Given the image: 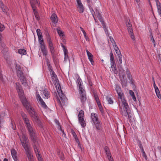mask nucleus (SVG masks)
Masks as SVG:
<instances>
[{
  "mask_svg": "<svg viewBox=\"0 0 161 161\" xmlns=\"http://www.w3.org/2000/svg\"><path fill=\"white\" fill-rule=\"evenodd\" d=\"M16 89L18 92L19 96L21 102L27 100L25 97L23 95V91L22 90L20 84L18 82L15 83Z\"/></svg>",
  "mask_w": 161,
  "mask_h": 161,
  "instance_id": "obj_7",
  "label": "nucleus"
},
{
  "mask_svg": "<svg viewBox=\"0 0 161 161\" xmlns=\"http://www.w3.org/2000/svg\"><path fill=\"white\" fill-rule=\"evenodd\" d=\"M48 69L49 70V71L50 73H51V72H53V70L52 69V67L51 65V64H48V65H47Z\"/></svg>",
  "mask_w": 161,
  "mask_h": 161,
  "instance_id": "obj_45",
  "label": "nucleus"
},
{
  "mask_svg": "<svg viewBox=\"0 0 161 161\" xmlns=\"http://www.w3.org/2000/svg\"><path fill=\"white\" fill-rule=\"evenodd\" d=\"M97 18H98L99 20L101 22L103 28L104 29L106 28V26L105 24V22L103 19L102 16L100 14L98 13L97 15Z\"/></svg>",
  "mask_w": 161,
  "mask_h": 161,
  "instance_id": "obj_19",
  "label": "nucleus"
},
{
  "mask_svg": "<svg viewBox=\"0 0 161 161\" xmlns=\"http://www.w3.org/2000/svg\"><path fill=\"white\" fill-rule=\"evenodd\" d=\"M61 46L63 47L64 54V58L65 59H67L68 58V52L67 49H66L65 46H64L62 43L61 44Z\"/></svg>",
  "mask_w": 161,
  "mask_h": 161,
  "instance_id": "obj_21",
  "label": "nucleus"
},
{
  "mask_svg": "<svg viewBox=\"0 0 161 161\" xmlns=\"http://www.w3.org/2000/svg\"><path fill=\"white\" fill-rule=\"evenodd\" d=\"M20 114L23 119L24 123L29 132L31 141L34 142H36L35 136V130L33 128L30 123V121L26 115L23 112H20Z\"/></svg>",
  "mask_w": 161,
  "mask_h": 161,
  "instance_id": "obj_1",
  "label": "nucleus"
},
{
  "mask_svg": "<svg viewBox=\"0 0 161 161\" xmlns=\"http://www.w3.org/2000/svg\"><path fill=\"white\" fill-rule=\"evenodd\" d=\"M8 51V49L7 48H5L2 50V53L4 54V57L5 58H7L6 55L7 54V53Z\"/></svg>",
  "mask_w": 161,
  "mask_h": 161,
  "instance_id": "obj_39",
  "label": "nucleus"
},
{
  "mask_svg": "<svg viewBox=\"0 0 161 161\" xmlns=\"http://www.w3.org/2000/svg\"><path fill=\"white\" fill-rule=\"evenodd\" d=\"M91 117L93 128L97 131H102L103 129L102 124L99 119L97 114L92 113L91 114Z\"/></svg>",
  "mask_w": 161,
  "mask_h": 161,
  "instance_id": "obj_3",
  "label": "nucleus"
},
{
  "mask_svg": "<svg viewBox=\"0 0 161 161\" xmlns=\"http://www.w3.org/2000/svg\"><path fill=\"white\" fill-rule=\"evenodd\" d=\"M129 80H130V83L132 85L134 84V81L132 78H131V79H129Z\"/></svg>",
  "mask_w": 161,
  "mask_h": 161,
  "instance_id": "obj_64",
  "label": "nucleus"
},
{
  "mask_svg": "<svg viewBox=\"0 0 161 161\" xmlns=\"http://www.w3.org/2000/svg\"><path fill=\"white\" fill-rule=\"evenodd\" d=\"M82 81L81 79L80 78H79L77 79V82L79 85V86L80 89V91H81L82 92V90H84L83 89V87H82V84H81Z\"/></svg>",
  "mask_w": 161,
  "mask_h": 161,
  "instance_id": "obj_24",
  "label": "nucleus"
},
{
  "mask_svg": "<svg viewBox=\"0 0 161 161\" xmlns=\"http://www.w3.org/2000/svg\"><path fill=\"white\" fill-rule=\"evenodd\" d=\"M82 31L83 33L85 39H86V40H87V39L88 38V37L86 36V33L85 31H84V30L83 28H82Z\"/></svg>",
  "mask_w": 161,
  "mask_h": 161,
  "instance_id": "obj_51",
  "label": "nucleus"
},
{
  "mask_svg": "<svg viewBox=\"0 0 161 161\" xmlns=\"http://www.w3.org/2000/svg\"><path fill=\"white\" fill-rule=\"evenodd\" d=\"M138 144L139 145V147L140 148L141 150H142L143 149V148L142 147V142L141 141H138Z\"/></svg>",
  "mask_w": 161,
  "mask_h": 161,
  "instance_id": "obj_48",
  "label": "nucleus"
},
{
  "mask_svg": "<svg viewBox=\"0 0 161 161\" xmlns=\"http://www.w3.org/2000/svg\"><path fill=\"white\" fill-rule=\"evenodd\" d=\"M115 90L119 96L118 98L121 100L122 105L124 106L125 109H126L128 110V109H130L128 105L126 102V101L123 98L124 94L119 86L116 85L115 87Z\"/></svg>",
  "mask_w": 161,
  "mask_h": 161,
  "instance_id": "obj_5",
  "label": "nucleus"
},
{
  "mask_svg": "<svg viewBox=\"0 0 161 161\" xmlns=\"http://www.w3.org/2000/svg\"><path fill=\"white\" fill-rule=\"evenodd\" d=\"M47 41L49 45V48L51 53L52 56L53 58L54 63H55L54 55L55 50L53 45V43L50 36L48 35L47 37Z\"/></svg>",
  "mask_w": 161,
  "mask_h": 161,
  "instance_id": "obj_8",
  "label": "nucleus"
},
{
  "mask_svg": "<svg viewBox=\"0 0 161 161\" xmlns=\"http://www.w3.org/2000/svg\"><path fill=\"white\" fill-rule=\"evenodd\" d=\"M50 18L53 23V26L56 25V24L58 22V19L57 15L55 13L53 14L51 16Z\"/></svg>",
  "mask_w": 161,
  "mask_h": 161,
  "instance_id": "obj_14",
  "label": "nucleus"
},
{
  "mask_svg": "<svg viewBox=\"0 0 161 161\" xmlns=\"http://www.w3.org/2000/svg\"><path fill=\"white\" fill-rule=\"evenodd\" d=\"M50 74L52 80L57 81L58 79H57V76L55 73L53 71V72H51Z\"/></svg>",
  "mask_w": 161,
  "mask_h": 161,
  "instance_id": "obj_25",
  "label": "nucleus"
},
{
  "mask_svg": "<svg viewBox=\"0 0 161 161\" xmlns=\"http://www.w3.org/2000/svg\"><path fill=\"white\" fill-rule=\"evenodd\" d=\"M33 142V146L34 151L36 153V156L37 157L38 161H43L41 155L37 147L38 145V142L36 139V142Z\"/></svg>",
  "mask_w": 161,
  "mask_h": 161,
  "instance_id": "obj_9",
  "label": "nucleus"
},
{
  "mask_svg": "<svg viewBox=\"0 0 161 161\" xmlns=\"http://www.w3.org/2000/svg\"><path fill=\"white\" fill-rule=\"evenodd\" d=\"M84 115L83 111L82 110H80L79 111L78 115V121L81 126L83 127H84L86 126V123L84 120L83 118Z\"/></svg>",
  "mask_w": 161,
  "mask_h": 161,
  "instance_id": "obj_11",
  "label": "nucleus"
},
{
  "mask_svg": "<svg viewBox=\"0 0 161 161\" xmlns=\"http://www.w3.org/2000/svg\"><path fill=\"white\" fill-rule=\"evenodd\" d=\"M88 57V59L91 62V63L92 65H93L94 61L93 60V56L92 54L90 53L87 50L86 51Z\"/></svg>",
  "mask_w": 161,
  "mask_h": 161,
  "instance_id": "obj_20",
  "label": "nucleus"
},
{
  "mask_svg": "<svg viewBox=\"0 0 161 161\" xmlns=\"http://www.w3.org/2000/svg\"><path fill=\"white\" fill-rule=\"evenodd\" d=\"M88 3V7H90L91 6V1L90 0H86Z\"/></svg>",
  "mask_w": 161,
  "mask_h": 161,
  "instance_id": "obj_61",
  "label": "nucleus"
},
{
  "mask_svg": "<svg viewBox=\"0 0 161 161\" xmlns=\"http://www.w3.org/2000/svg\"><path fill=\"white\" fill-rule=\"evenodd\" d=\"M152 79V80H153V87L154 88V89L155 90V92L156 93V95H157L159 99H161V95L159 90L158 87L156 86V85L155 84L154 77H153Z\"/></svg>",
  "mask_w": 161,
  "mask_h": 161,
  "instance_id": "obj_12",
  "label": "nucleus"
},
{
  "mask_svg": "<svg viewBox=\"0 0 161 161\" xmlns=\"http://www.w3.org/2000/svg\"><path fill=\"white\" fill-rule=\"evenodd\" d=\"M111 67L112 70L113 72L115 74H117L118 73V71L117 69L116 64L115 63H114V64H111Z\"/></svg>",
  "mask_w": 161,
  "mask_h": 161,
  "instance_id": "obj_22",
  "label": "nucleus"
},
{
  "mask_svg": "<svg viewBox=\"0 0 161 161\" xmlns=\"http://www.w3.org/2000/svg\"><path fill=\"white\" fill-rule=\"evenodd\" d=\"M36 31L38 36V39H42V34L40 30L39 29H37Z\"/></svg>",
  "mask_w": 161,
  "mask_h": 161,
  "instance_id": "obj_28",
  "label": "nucleus"
},
{
  "mask_svg": "<svg viewBox=\"0 0 161 161\" xmlns=\"http://www.w3.org/2000/svg\"><path fill=\"white\" fill-rule=\"evenodd\" d=\"M106 98L109 104H111L113 103V101L111 97H107Z\"/></svg>",
  "mask_w": 161,
  "mask_h": 161,
  "instance_id": "obj_42",
  "label": "nucleus"
},
{
  "mask_svg": "<svg viewBox=\"0 0 161 161\" xmlns=\"http://www.w3.org/2000/svg\"><path fill=\"white\" fill-rule=\"evenodd\" d=\"M57 32L60 36H63L64 35L62 31L60 30V28L59 27H58L57 29Z\"/></svg>",
  "mask_w": 161,
  "mask_h": 161,
  "instance_id": "obj_35",
  "label": "nucleus"
},
{
  "mask_svg": "<svg viewBox=\"0 0 161 161\" xmlns=\"http://www.w3.org/2000/svg\"><path fill=\"white\" fill-rule=\"evenodd\" d=\"M40 47H41V48L46 47V46H45V45L44 43H40Z\"/></svg>",
  "mask_w": 161,
  "mask_h": 161,
  "instance_id": "obj_60",
  "label": "nucleus"
},
{
  "mask_svg": "<svg viewBox=\"0 0 161 161\" xmlns=\"http://www.w3.org/2000/svg\"><path fill=\"white\" fill-rule=\"evenodd\" d=\"M107 156L109 161H114L113 157L111 155V154L108 155Z\"/></svg>",
  "mask_w": 161,
  "mask_h": 161,
  "instance_id": "obj_52",
  "label": "nucleus"
},
{
  "mask_svg": "<svg viewBox=\"0 0 161 161\" xmlns=\"http://www.w3.org/2000/svg\"><path fill=\"white\" fill-rule=\"evenodd\" d=\"M82 92L80 91H79V93L80 95V99L81 102L83 104L85 103L86 100V95L85 94V91L84 90H82Z\"/></svg>",
  "mask_w": 161,
  "mask_h": 161,
  "instance_id": "obj_13",
  "label": "nucleus"
},
{
  "mask_svg": "<svg viewBox=\"0 0 161 161\" xmlns=\"http://www.w3.org/2000/svg\"><path fill=\"white\" fill-rule=\"evenodd\" d=\"M33 10L36 18L37 20H39L40 18L39 15L38 14V12L35 9H34Z\"/></svg>",
  "mask_w": 161,
  "mask_h": 161,
  "instance_id": "obj_31",
  "label": "nucleus"
},
{
  "mask_svg": "<svg viewBox=\"0 0 161 161\" xmlns=\"http://www.w3.org/2000/svg\"><path fill=\"white\" fill-rule=\"evenodd\" d=\"M126 74L127 75V76L128 78L129 79H131L132 78V76L131 75L130 73V71L128 70H127L126 71Z\"/></svg>",
  "mask_w": 161,
  "mask_h": 161,
  "instance_id": "obj_41",
  "label": "nucleus"
},
{
  "mask_svg": "<svg viewBox=\"0 0 161 161\" xmlns=\"http://www.w3.org/2000/svg\"><path fill=\"white\" fill-rule=\"evenodd\" d=\"M33 142V146L34 151L36 153V156L37 157L38 161H43L41 155L37 147L38 145V142L36 139V142Z\"/></svg>",
  "mask_w": 161,
  "mask_h": 161,
  "instance_id": "obj_10",
  "label": "nucleus"
},
{
  "mask_svg": "<svg viewBox=\"0 0 161 161\" xmlns=\"http://www.w3.org/2000/svg\"><path fill=\"white\" fill-rule=\"evenodd\" d=\"M94 96L97 104H98L100 103H101L98 95L96 94H94Z\"/></svg>",
  "mask_w": 161,
  "mask_h": 161,
  "instance_id": "obj_38",
  "label": "nucleus"
},
{
  "mask_svg": "<svg viewBox=\"0 0 161 161\" xmlns=\"http://www.w3.org/2000/svg\"><path fill=\"white\" fill-rule=\"evenodd\" d=\"M43 94L46 98L47 99L49 97V92L46 89L44 90Z\"/></svg>",
  "mask_w": 161,
  "mask_h": 161,
  "instance_id": "obj_36",
  "label": "nucleus"
},
{
  "mask_svg": "<svg viewBox=\"0 0 161 161\" xmlns=\"http://www.w3.org/2000/svg\"><path fill=\"white\" fill-rule=\"evenodd\" d=\"M22 103L29 113L31 116L32 117L35 118V119L38 120L37 115L36 112L34 111L33 109L31 107L29 102L26 100Z\"/></svg>",
  "mask_w": 161,
  "mask_h": 161,
  "instance_id": "obj_6",
  "label": "nucleus"
},
{
  "mask_svg": "<svg viewBox=\"0 0 161 161\" xmlns=\"http://www.w3.org/2000/svg\"><path fill=\"white\" fill-rule=\"evenodd\" d=\"M41 50L43 53V55L45 57H46L48 53L47 49L46 47L41 48Z\"/></svg>",
  "mask_w": 161,
  "mask_h": 161,
  "instance_id": "obj_26",
  "label": "nucleus"
},
{
  "mask_svg": "<svg viewBox=\"0 0 161 161\" xmlns=\"http://www.w3.org/2000/svg\"><path fill=\"white\" fill-rule=\"evenodd\" d=\"M128 30L129 34L133 33V31L132 27L128 29Z\"/></svg>",
  "mask_w": 161,
  "mask_h": 161,
  "instance_id": "obj_56",
  "label": "nucleus"
},
{
  "mask_svg": "<svg viewBox=\"0 0 161 161\" xmlns=\"http://www.w3.org/2000/svg\"><path fill=\"white\" fill-rule=\"evenodd\" d=\"M113 46L114 47V49L115 51H117L118 50H119L116 43H115L114 44H113Z\"/></svg>",
  "mask_w": 161,
  "mask_h": 161,
  "instance_id": "obj_54",
  "label": "nucleus"
},
{
  "mask_svg": "<svg viewBox=\"0 0 161 161\" xmlns=\"http://www.w3.org/2000/svg\"><path fill=\"white\" fill-rule=\"evenodd\" d=\"M77 8L80 13H82L83 12L84 9L83 5H81V6H77Z\"/></svg>",
  "mask_w": 161,
  "mask_h": 161,
  "instance_id": "obj_34",
  "label": "nucleus"
},
{
  "mask_svg": "<svg viewBox=\"0 0 161 161\" xmlns=\"http://www.w3.org/2000/svg\"><path fill=\"white\" fill-rule=\"evenodd\" d=\"M98 108L99 109V110L101 112L102 115L103 116H105V113H104L103 110V108L102 106L101 105V103H100L98 104H97Z\"/></svg>",
  "mask_w": 161,
  "mask_h": 161,
  "instance_id": "obj_32",
  "label": "nucleus"
},
{
  "mask_svg": "<svg viewBox=\"0 0 161 161\" xmlns=\"http://www.w3.org/2000/svg\"><path fill=\"white\" fill-rule=\"evenodd\" d=\"M133 33L132 34H130V37L133 40H135V37L133 35Z\"/></svg>",
  "mask_w": 161,
  "mask_h": 161,
  "instance_id": "obj_57",
  "label": "nucleus"
},
{
  "mask_svg": "<svg viewBox=\"0 0 161 161\" xmlns=\"http://www.w3.org/2000/svg\"><path fill=\"white\" fill-rule=\"evenodd\" d=\"M2 11L5 13L7 15L9 14L8 11H9L8 9L5 6H4L1 8Z\"/></svg>",
  "mask_w": 161,
  "mask_h": 161,
  "instance_id": "obj_27",
  "label": "nucleus"
},
{
  "mask_svg": "<svg viewBox=\"0 0 161 161\" xmlns=\"http://www.w3.org/2000/svg\"><path fill=\"white\" fill-rule=\"evenodd\" d=\"M17 76L18 77H21V76L23 75V73L22 71H17Z\"/></svg>",
  "mask_w": 161,
  "mask_h": 161,
  "instance_id": "obj_46",
  "label": "nucleus"
},
{
  "mask_svg": "<svg viewBox=\"0 0 161 161\" xmlns=\"http://www.w3.org/2000/svg\"><path fill=\"white\" fill-rule=\"evenodd\" d=\"M45 60L47 64V65H48V64H50L49 59L47 58V57H45Z\"/></svg>",
  "mask_w": 161,
  "mask_h": 161,
  "instance_id": "obj_58",
  "label": "nucleus"
},
{
  "mask_svg": "<svg viewBox=\"0 0 161 161\" xmlns=\"http://www.w3.org/2000/svg\"><path fill=\"white\" fill-rule=\"evenodd\" d=\"M42 107L46 109L47 108V107L45 103L43 101L42 102L40 103Z\"/></svg>",
  "mask_w": 161,
  "mask_h": 161,
  "instance_id": "obj_43",
  "label": "nucleus"
},
{
  "mask_svg": "<svg viewBox=\"0 0 161 161\" xmlns=\"http://www.w3.org/2000/svg\"><path fill=\"white\" fill-rule=\"evenodd\" d=\"M5 29L4 25L0 23V31H3Z\"/></svg>",
  "mask_w": 161,
  "mask_h": 161,
  "instance_id": "obj_49",
  "label": "nucleus"
},
{
  "mask_svg": "<svg viewBox=\"0 0 161 161\" xmlns=\"http://www.w3.org/2000/svg\"><path fill=\"white\" fill-rule=\"evenodd\" d=\"M71 132L72 133V135L74 137V138L75 139V140L76 141L77 143H78V146L81 149V147L80 146V142L79 141V140L77 138V136L74 131L73 130H71Z\"/></svg>",
  "mask_w": 161,
  "mask_h": 161,
  "instance_id": "obj_18",
  "label": "nucleus"
},
{
  "mask_svg": "<svg viewBox=\"0 0 161 161\" xmlns=\"http://www.w3.org/2000/svg\"><path fill=\"white\" fill-rule=\"evenodd\" d=\"M156 3V5L157 6V8H161V3L158 1V0H155Z\"/></svg>",
  "mask_w": 161,
  "mask_h": 161,
  "instance_id": "obj_44",
  "label": "nucleus"
},
{
  "mask_svg": "<svg viewBox=\"0 0 161 161\" xmlns=\"http://www.w3.org/2000/svg\"><path fill=\"white\" fill-rule=\"evenodd\" d=\"M56 88L60 98V100L59 99H57L58 103L59 105L62 107L63 106L65 105L67 101V99L62 91L61 86L59 84H58V85L56 86Z\"/></svg>",
  "mask_w": 161,
  "mask_h": 161,
  "instance_id": "obj_4",
  "label": "nucleus"
},
{
  "mask_svg": "<svg viewBox=\"0 0 161 161\" xmlns=\"http://www.w3.org/2000/svg\"><path fill=\"white\" fill-rule=\"evenodd\" d=\"M36 97L37 101L41 103V102H42L43 101V100L42 99L39 94H37V93Z\"/></svg>",
  "mask_w": 161,
  "mask_h": 161,
  "instance_id": "obj_37",
  "label": "nucleus"
},
{
  "mask_svg": "<svg viewBox=\"0 0 161 161\" xmlns=\"http://www.w3.org/2000/svg\"><path fill=\"white\" fill-rule=\"evenodd\" d=\"M76 1L77 4V6H81L83 5L81 0H76Z\"/></svg>",
  "mask_w": 161,
  "mask_h": 161,
  "instance_id": "obj_50",
  "label": "nucleus"
},
{
  "mask_svg": "<svg viewBox=\"0 0 161 161\" xmlns=\"http://www.w3.org/2000/svg\"><path fill=\"white\" fill-rule=\"evenodd\" d=\"M16 69L17 70V71H22V69L21 67L19 66H17Z\"/></svg>",
  "mask_w": 161,
  "mask_h": 161,
  "instance_id": "obj_59",
  "label": "nucleus"
},
{
  "mask_svg": "<svg viewBox=\"0 0 161 161\" xmlns=\"http://www.w3.org/2000/svg\"><path fill=\"white\" fill-rule=\"evenodd\" d=\"M130 109H128V110L126 109H124L123 110H121L120 113L123 116L125 117H128V118L130 119L131 116L130 115Z\"/></svg>",
  "mask_w": 161,
  "mask_h": 161,
  "instance_id": "obj_15",
  "label": "nucleus"
},
{
  "mask_svg": "<svg viewBox=\"0 0 161 161\" xmlns=\"http://www.w3.org/2000/svg\"><path fill=\"white\" fill-rule=\"evenodd\" d=\"M104 150L105 151L106 154L107 155V156L111 154L109 148L108 147H105Z\"/></svg>",
  "mask_w": 161,
  "mask_h": 161,
  "instance_id": "obj_40",
  "label": "nucleus"
},
{
  "mask_svg": "<svg viewBox=\"0 0 161 161\" xmlns=\"http://www.w3.org/2000/svg\"><path fill=\"white\" fill-rule=\"evenodd\" d=\"M127 29L128 28H131L132 27V25L131 24L128 23L127 24Z\"/></svg>",
  "mask_w": 161,
  "mask_h": 161,
  "instance_id": "obj_62",
  "label": "nucleus"
},
{
  "mask_svg": "<svg viewBox=\"0 0 161 161\" xmlns=\"http://www.w3.org/2000/svg\"><path fill=\"white\" fill-rule=\"evenodd\" d=\"M30 3L31 6L32 8V9L34 10V9H36V3L38 4V1L37 0H32L30 1Z\"/></svg>",
  "mask_w": 161,
  "mask_h": 161,
  "instance_id": "obj_23",
  "label": "nucleus"
},
{
  "mask_svg": "<svg viewBox=\"0 0 161 161\" xmlns=\"http://www.w3.org/2000/svg\"><path fill=\"white\" fill-rule=\"evenodd\" d=\"M110 64L113 63V64L114 63H115L114 55L112 51H111L110 53Z\"/></svg>",
  "mask_w": 161,
  "mask_h": 161,
  "instance_id": "obj_29",
  "label": "nucleus"
},
{
  "mask_svg": "<svg viewBox=\"0 0 161 161\" xmlns=\"http://www.w3.org/2000/svg\"><path fill=\"white\" fill-rule=\"evenodd\" d=\"M121 56L122 55L121 53H119V54H118V57L119 59V63L120 64H121L122 62V60L121 59Z\"/></svg>",
  "mask_w": 161,
  "mask_h": 161,
  "instance_id": "obj_47",
  "label": "nucleus"
},
{
  "mask_svg": "<svg viewBox=\"0 0 161 161\" xmlns=\"http://www.w3.org/2000/svg\"><path fill=\"white\" fill-rule=\"evenodd\" d=\"M109 39L110 41L113 44H114L115 43L114 40L112 36H110L109 37Z\"/></svg>",
  "mask_w": 161,
  "mask_h": 161,
  "instance_id": "obj_55",
  "label": "nucleus"
},
{
  "mask_svg": "<svg viewBox=\"0 0 161 161\" xmlns=\"http://www.w3.org/2000/svg\"><path fill=\"white\" fill-rule=\"evenodd\" d=\"M157 9L158 13L159 15H160V17H161V8H158Z\"/></svg>",
  "mask_w": 161,
  "mask_h": 161,
  "instance_id": "obj_63",
  "label": "nucleus"
},
{
  "mask_svg": "<svg viewBox=\"0 0 161 161\" xmlns=\"http://www.w3.org/2000/svg\"><path fill=\"white\" fill-rule=\"evenodd\" d=\"M119 77L122 83H125V73L123 71H119Z\"/></svg>",
  "mask_w": 161,
  "mask_h": 161,
  "instance_id": "obj_16",
  "label": "nucleus"
},
{
  "mask_svg": "<svg viewBox=\"0 0 161 161\" xmlns=\"http://www.w3.org/2000/svg\"><path fill=\"white\" fill-rule=\"evenodd\" d=\"M22 84L26 83V80L24 75L19 77Z\"/></svg>",
  "mask_w": 161,
  "mask_h": 161,
  "instance_id": "obj_30",
  "label": "nucleus"
},
{
  "mask_svg": "<svg viewBox=\"0 0 161 161\" xmlns=\"http://www.w3.org/2000/svg\"><path fill=\"white\" fill-rule=\"evenodd\" d=\"M142 152V156L144 157L145 158H146L147 157V155L146 154V153L144 150V149H142L141 150Z\"/></svg>",
  "mask_w": 161,
  "mask_h": 161,
  "instance_id": "obj_53",
  "label": "nucleus"
},
{
  "mask_svg": "<svg viewBox=\"0 0 161 161\" xmlns=\"http://www.w3.org/2000/svg\"><path fill=\"white\" fill-rule=\"evenodd\" d=\"M12 158L14 161H19L17 156V153L14 149H12L11 151Z\"/></svg>",
  "mask_w": 161,
  "mask_h": 161,
  "instance_id": "obj_17",
  "label": "nucleus"
},
{
  "mask_svg": "<svg viewBox=\"0 0 161 161\" xmlns=\"http://www.w3.org/2000/svg\"><path fill=\"white\" fill-rule=\"evenodd\" d=\"M18 53L21 54L25 55L26 53V50L23 49H20L18 50Z\"/></svg>",
  "mask_w": 161,
  "mask_h": 161,
  "instance_id": "obj_33",
  "label": "nucleus"
},
{
  "mask_svg": "<svg viewBox=\"0 0 161 161\" xmlns=\"http://www.w3.org/2000/svg\"><path fill=\"white\" fill-rule=\"evenodd\" d=\"M20 139L21 144L25 151L29 161H33V156L31 153L30 145L28 138L25 135L23 134Z\"/></svg>",
  "mask_w": 161,
  "mask_h": 161,
  "instance_id": "obj_2",
  "label": "nucleus"
}]
</instances>
